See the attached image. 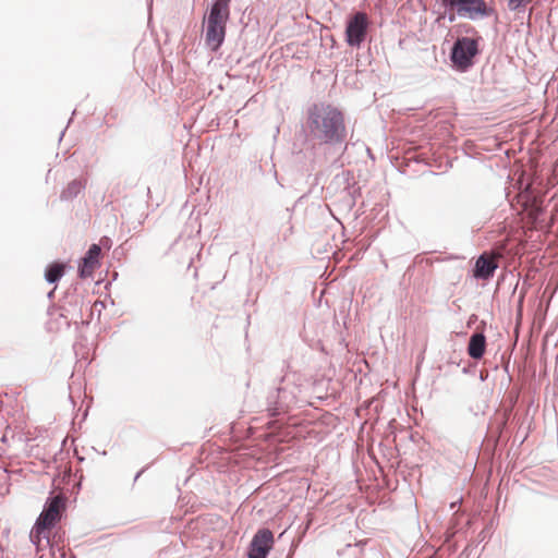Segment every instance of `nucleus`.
Listing matches in <instances>:
<instances>
[{
	"mask_svg": "<svg viewBox=\"0 0 558 558\" xmlns=\"http://www.w3.org/2000/svg\"><path fill=\"white\" fill-rule=\"evenodd\" d=\"M476 53V41L471 38H462L454 44L451 59L460 70H465L472 64V59Z\"/></svg>",
	"mask_w": 558,
	"mask_h": 558,
	"instance_id": "5",
	"label": "nucleus"
},
{
	"mask_svg": "<svg viewBox=\"0 0 558 558\" xmlns=\"http://www.w3.org/2000/svg\"><path fill=\"white\" fill-rule=\"evenodd\" d=\"M311 140L324 144L342 143L347 136L343 113L330 105H315L308 112L306 122Z\"/></svg>",
	"mask_w": 558,
	"mask_h": 558,
	"instance_id": "1",
	"label": "nucleus"
},
{
	"mask_svg": "<svg viewBox=\"0 0 558 558\" xmlns=\"http://www.w3.org/2000/svg\"><path fill=\"white\" fill-rule=\"evenodd\" d=\"M50 530L47 526H40L39 521H36L33 530L31 531V541L37 546H40L41 538H48L47 531Z\"/></svg>",
	"mask_w": 558,
	"mask_h": 558,
	"instance_id": "13",
	"label": "nucleus"
},
{
	"mask_svg": "<svg viewBox=\"0 0 558 558\" xmlns=\"http://www.w3.org/2000/svg\"><path fill=\"white\" fill-rule=\"evenodd\" d=\"M231 0H216L206 19V45L217 51L226 37V25L230 16Z\"/></svg>",
	"mask_w": 558,
	"mask_h": 558,
	"instance_id": "2",
	"label": "nucleus"
},
{
	"mask_svg": "<svg viewBox=\"0 0 558 558\" xmlns=\"http://www.w3.org/2000/svg\"><path fill=\"white\" fill-rule=\"evenodd\" d=\"M86 180H73L68 184V186L63 190L61 197L64 199H70L81 193L82 190L85 189Z\"/></svg>",
	"mask_w": 558,
	"mask_h": 558,
	"instance_id": "11",
	"label": "nucleus"
},
{
	"mask_svg": "<svg viewBox=\"0 0 558 558\" xmlns=\"http://www.w3.org/2000/svg\"><path fill=\"white\" fill-rule=\"evenodd\" d=\"M272 545V532L268 529L258 530L251 542L248 558H266Z\"/></svg>",
	"mask_w": 558,
	"mask_h": 558,
	"instance_id": "7",
	"label": "nucleus"
},
{
	"mask_svg": "<svg viewBox=\"0 0 558 558\" xmlns=\"http://www.w3.org/2000/svg\"><path fill=\"white\" fill-rule=\"evenodd\" d=\"M63 507L64 499L61 496L51 498L37 519L39 525L51 529L60 520Z\"/></svg>",
	"mask_w": 558,
	"mask_h": 558,
	"instance_id": "8",
	"label": "nucleus"
},
{
	"mask_svg": "<svg viewBox=\"0 0 558 558\" xmlns=\"http://www.w3.org/2000/svg\"><path fill=\"white\" fill-rule=\"evenodd\" d=\"M440 3L448 10L450 22H453L456 16L476 20L490 13L485 0H440Z\"/></svg>",
	"mask_w": 558,
	"mask_h": 558,
	"instance_id": "3",
	"label": "nucleus"
},
{
	"mask_svg": "<svg viewBox=\"0 0 558 558\" xmlns=\"http://www.w3.org/2000/svg\"><path fill=\"white\" fill-rule=\"evenodd\" d=\"M369 26L368 16L364 12L352 15L345 28L347 43L352 47H360L364 41Z\"/></svg>",
	"mask_w": 558,
	"mask_h": 558,
	"instance_id": "4",
	"label": "nucleus"
},
{
	"mask_svg": "<svg viewBox=\"0 0 558 558\" xmlns=\"http://www.w3.org/2000/svg\"><path fill=\"white\" fill-rule=\"evenodd\" d=\"M101 248L98 244H92L78 266L82 278L90 277L100 266Z\"/></svg>",
	"mask_w": 558,
	"mask_h": 558,
	"instance_id": "9",
	"label": "nucleus"
},
{
	"mask_svg": "<svg viewBox=\"0 0 558 558\" xmlns=\"http://www.w3.org/2000/svg\"><path fill=\"white\" fill-rule=\"evenodd\" d=\"M486 349V338L483 333H474L471 336L468 353L472 359L480 360L483 357Z\"/></svg>",
	"mask_w": 558,
	"mask_h": 558,
	"instance_id": "10",
	"label": "nucleus"
},
{
	"mask_svg": "<svg viewBox=\"0 0 558 558\" xmlns=\"http://www.w3.org/2000/svg\"><path fill=\"white\" fill-rule=\"evenodd\" d=\"M502 257L501 252L493 251L483 253L475 263L473 276L476 279L487 280L493 277L498 267V259Z\"/></svg>",
	"mask_w": 558,
	"mask_h": 558,
	"instance_id": "6",
	"label": "nucleus"
},
{
	"mask_svg": "<svg viewBox=\"0 0 558 558\" xmlns=\"http://www.w3.org/2000/svg\"><path fill=\"white\" fill-rule=\"evenodd\" d=\"M64 274V265L60 263H53L48 266L45 277L47 281L53 283L58 281Z\"/></svg>",
	"mask_w": 558,
	"mask_h": 558,
	"instance_id": "12",
	"label": "nucleus"
},
{
	"mask_svg": "<svg viewBox=\"0 0 558 558\" xmlns=\"http://www.w3.org/2000/svg\"><path fill=\"white\" fill-rule=\"evenodd\" d=\"M532 2V0H508V8L511 11H517L521 7H524L525 4Z\"/></svg>",
	"mask_w": 558,
	"mask_h": 558,
	"instance_id": "14",
	"label": "nucleus"
}]
</instances>
